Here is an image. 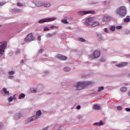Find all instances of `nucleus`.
I'll return each instance as SVG.
<instances>
[{"mask_svg":"<svg viewBox=\"0 0 130 130\" xmlns=\"http://www.w3.org/2000/svg\"><path fill=\"white\" fill-rule=\"evenodd\" d=\"M90 84L91 82L89 81L79 82L76 83L74 87L76 88V90H82V89H84L85 87L90 85Z\"/></svg>","mask_w":130,"mask_h":130,"instance_id":"nucleus-1","label":"nucleus"},{"mask_svg":"<svg viewBox=\"0 0 130 130\" xmlns=\"http://www.w3.org/2000/svg\"><path fill=\"white\" fill-rule=\"evenodd\" d=\"M116 13L120 17H124L126 15V9L124 6H121L117 8Z\"/></svg>","mask_w":130,"mask_h":130,"instance_id":"nucleus-2","label":"nucleus"},{"mask_svg":"<svg viewBox=\"0 0 130 130\" xmlns=\"http://www.w3.org/2000/svg\"><path fill=\"white\" fill-rule=\"evenodd\" d=\"M56 20V17H52V18H47L45 19H43L39 21V23H46L48 22H52V21H54Z\"/></svg>","mask_w":130,"mask_h":130,"instance_id":"nucleus-3","label":"nucleus"},{"mask_svg":"<svg viewBox=\"0 0 130 130\" xmlns=\"http://www.w3.org/2000/svg\"><path fill=\"white\" fill-rule=\"evenodd\" d=\"M7 42H5L4 43L2 44L0 46V56L4 54L5 52V49L7 48Z\"/></svg>","mask_w":130,"mask_h":130,"instance_id":"nucleus-4","label":"nucleus"},{"mask_svg":"<svg viewBox=\"0 0 130 130\" xmlns=\"http://www.w3.org/2000/svg\"><path fill=\"white\" fill-rule=\"evenodd\" d=\"M34 39H35V38L33 37V35H32V34H29L27 36V37L24 39V41L25 42H29V41H31V40H34Z\"/></svg>","mask_w":130,"mask_h":130,"instance_id":"nucleus-5","label":"nucleus"},{"mask_svg":"<svg viewBox=\"0 0 130 130\" xmlns=\"http://www.w3.org/2000/svg\"><path fill=\"white\" fill-rule=\"evenodd\" d=\"M95 11H80L78 12V14L80 16H83V15H87L88 14H94Z\"/></svg>","mask_w":130,"mask_h":130,"instance_id":"nucleus-6","label":"nucleus"},{"mask_svg":"<svg viewBox=\"0 0 130 130\" xmlns=\"http://www.w3.org/2000/svg\"><path fill=\"white\" fill-rule=\"evenodd\" d=\"M92 22H93V17H90L86 19L85 22V24L86 25V26H89V25H91V24H92Z\"/></svg>","mask_w":130,"mask_h":130,"instance_id":"nucleus-7","label":"nucleus"},{"mask_svg":"<svg viewBox=\"0 0 130 130\" xmlns=\"http://www.w3.org/2000/svg\"><path fill=\"white\" fill-rule=\"evenodd\" d=\"M128 63L127 62H122L121 63H117L115 64L117 68H123V67H125V66H127Z\"/></svg>","mask_w":130,"mask_h":130,"instance_id":"nucleus-8","label":"nucleus"},{"mask_svg":"<svg viewBox=\"0 0 130 130\" xmlns=\"http://www.w3.org/2000/svg\"><path fill=\"white\" fill-rule=\"evenodd\" d=\"M56 58H59L61 60H67V59L68 58L66 56H64L59 54L57 55Z\"/></svg>","mask_w":130,"mask_h":130,"instance_id":"nucleus-9","label":"nucleus"},{"mask_svg":"<svg viewBox=\"0 0 130 130\" xmlns=\"http://www.w3.org/2000/svg\"><path fill=\"white\" fill-rule=\"evenodd\" d=\"M94 58H98V57H99V56H100V52L95 50L93 52V53H92Z\"/></svg>","mask_w":130,"mask_h":130,"instance_id":"nucleus-10","label":"nucleus"},{"mask_svg":"<svg viewBox=\"0 0 130 130\" xmlns=\"http://www.w3.org/2000/svg\"><path fill=\"white\" fill-rule=\"evenodd\" d=\"M37 119V116H32L27 119V122H30V121H34Z\"/></svg>","mask_w":130,"mask_h":130,"instance_id":"nucleus-11","label":"nucleus"},{"mask_svg":"<svg viewBox=\"0 0 130 130\" xmlns=\"http://www.w3.org/2000/svg\"><path fill=\"white\" fill-rule=\"evenodd\" d=\"M110 20V17L109 16L106 15L103 17V22H108Z\"/></svg>","mask_w":130,"mask_h":130,"instance_id":"nucleus-12","label":"nucleus"},{"mask_svg":"<svg viewBox=\"0 0 130 130\" xmlns=\"http://www.w3.org/2000/svg\"><path fill=\"white\" fill-rule=\"evenodd\" d=\"M43 4L44 3L42 2H36L35 3V5L37 7H42V6H43Z\"/></svg>","mask_w":130,"mask_h":130,"instance_id":"nucleus-13","label":"nucleus"},{"mask_svg":"<svg viewBox=\"0 0 130 130\" xmlns=\"http://www.w3.org/2000/svg\"><path fill=\"white\" fill-rule=\"evenodd\" d=\"M21 116H22V115H21V113H18L16 114L15 116V119H19V118H21Z\"/></svg>","mask_w":130,"mask_h":130,"instance_id":"nucleus-14","label":"nucleus"},{"mask_svg":"<svg viewBox=\"0 0 130 130\" xmlns=\"http://www.w3.org/2000/svg\"><path fill=\"white\" fill-rule=\"evenodd\" d=\"M130 21L129 16H126V18L124 19V23H128Z\"/></svg>","mask_w":130,"mask_h":130,"instance_id":"nucleus-15","label":"nucleus"},{"mask_svg":"<svg viewBox=\"0 0 130 130\" xmlns=\"http://www.w3.org/2000/svg\"><path fill=\"white\" fill-rule=\"evenodd\" d=\"M93 108L95 110H100V106H99V105H94L93 106Z\"/></svg>","mask_w":130,"mask_h":130,"instance_id":"nucleus-16","label":"nucleus"},{"mask_svg":"<svg viewBox=\"0 0 130 130\" xmlns=\"http://www.w3.org/2000/svg\"><path fill=\"white\" fill-rule=\"evenodd\" d=\"M98 25H99V22L97 21H95L93 22L92 24H91V26H92V27H95L96 26H98Z\"/></svg>","mask_w":130,"mask_h":130,"instance_id":"nucleus-17","label":"nucleus"},{"mask_svg":"<svg viewBox=\"0 0 130 130\" xmlns=\"http://www.w3.org/2000/svg\"><path fill=\"white\" fill-rule=\"evenodd\" d=\"M94 125H98V126H100V125H102L103 124V123L102 122V121H101L99 122H96L94 123Z\"/></svg>","mask_w":130,"mask_h":130,"instance_id":"nucleus-18","label":"nucleus"},{"mask_svg":"<svg viewBox=\"0 0 130 130\" xmlns=\"http://www.w3.org/2000/svg\"><path fill=\"white\" fill-rule=\"evenodd\" d=\"M43 6L44 8H48L50 7V3H44Z\"/></svg>","mask_w":130,"mask_h":130,"instance_id":"nucleus-19","label":"nucleus"},{"mask_svg":"<svg viewBox=\"0 0 130 130\" xmlns=\"http://www.w3.org/2000/svg\"><path fill=\"white\" fill-rule=\"evenodd\" d=\"M13 99H14V100H16V98L15 97V95L13 96V97H10L8 99L9 102H12V101H13Z\"/></svg>","mask_w":130,"mask_h":130,"instance_id":"nucleus-20","label":"nucleus"},{"mask_svg":"<svg viewBox=\"0 0 130 130\" xmlns=\"http://www.w3.org/2000/svg\"><path fill=\"white\" fill-rule=\"evenodd\" d=\"M78 41H80V42H86V40H85L83 38H78Z\"/></svg>","mask_w":130,"mask_h":130,"instance_id":"nucleus-21","label":"nucleus"},{"mask_svg":"<svg viewBox=\"0 0 130 130\" xmlns=\"http://www.w3.org/2000/svg\"><path fill=\"white\" fill-rule=\"evenodd\" d=\"M22 98H25V94L21 93L19 95L18 99H22Z\"/></svg>","mask_w":130,"mask_h":130,"instance_id":"nucleus-22","label":"nucleus"},{"mask_svg":"<svg viewBox=\"0 0 130 130\" xmlns=\"http://www.w3.org/2000/svg\"><path fill=\"white\" fill-rule=\"evenodd\" d=\"M3 92H4V93H5V94H8V95H9V91L7 90V88H3Z\"/></svg>","mask_w":130,"mask_h":130,"instance_id":"nucleus-23","label":"nucleus"},{"mask_svg":"<svg viewBox=\"0 0 130 130\" xmlns=\"http://www.w3.org/2000/svg\"><path fill=\"white\" fill-rule=\"evenodd\" d=\"M120 91H121V92H125V91H126V87H122L120 88Z\"/></svg>","mask_w":130,"mask_h":130,"instance_id":"nucleus-24","label":"nucleus"},{"mask_svg":"<svg viewBox=\"0 0 130 130\" xmlns=\"http://www.w3.org/2000/svg\"><path fill=\"white\" fill-rule=\"evenodd\" d=\"M98 37H99V40L100 41L101 40H102L103 38L102 37H101V35L100 34H98L97 35Z\"/></svg>","mask_w":130,"mask_h":130,"instance_id":"nucleus-25","label":"nucleus"},{"mask_svg":"<svg viewBox=\"0 0 130 130\" xmlns=\"http://www.w3.org/2000/svg\"><path fill=\"white\" fill-rule=\"evenodd\" d=\"M64 72H70L71 71V69L69 67H65L64 68Z\"/></svg>","mask_w":130,"mask_h":130,"instance_id":"nucleus-26","label":"nucleus"},{"mask_svg":"<svg viewBox=\"0 0 130 130\" xmlns=\"http://www.w3.org/2000/svg\"><path fill=\"white\" fill-rule=\"evenodd\" d=\"M102 90H104V87L103 86H101L100 87L98 90V92H101V91H102Z\"/></svg>","mask_w":130,"mask_h":130,"instance_id":"nucleus-27","label":"nucleus"},{"mask_svg":"<svg viewBox=\"0 0 130 130\" xmlns=\"http://www.w3.org/2000/svg\"><path fill=\"white\" fill-rule=\"evenodd\" d=\"M36 115H37V116H40V115H41V111L39 110L36 112Z\"/></svg>","mask_w":130,"mask_h":130,"instance_id":"nucleus-28","label":"nucleus"},{"mask_svg":"<svg viewBox=\"0 0 130 130\" xmlns=\"http://www.w3.org/2000/svg\"><path fill=\"white\" fill-rule=\"evenodd\" d=\"M61 22L63 23V24H68L69 22H68V20L67 19H62L61 20Z\"/></svg>","mask_w":130,"mask_h":130,"instance_id":"nucleus-29","label":"nucleus"},{"mask_svg":"<svg viewBox=\"0 0 130 130\" xmlns=\"http://www.w3.org/2000/svg\"><path fill=\"white\" fill-rule=\"evenodd\" d=\"M110 30L111 31H115V26H111L110 28Z\"/></svg>","mask_w":130,"mask_h":130,"instance_id":"nucleus-30","label":"nucleus"},{"mask_svg":"<svg viewBox=\"0 0 130 130\" xmlns=\"http://www.w3.org/2000/svg\"><path fill=\"white\" fill-rule=\"evenodd\" d=\"M46 37H47V38H50V37H52V34H48L46 35Z\"/></svg>","mask_w":130,"mask_h":130,"instance_id":"nucleus-31","label":"nucleus"},{"mask_svg":"<svg viewBox=\"0 0 130 130\" xmlns=\"http://www.w3.org/2000/svg\"><path fill=\"white\" fill-rule=\"evenodd\" d=\"M17 5L19 7H23V4H22V3H20V2H18Z\"/></svg>","mask_w":130,"mask_h":130,"instance_id":"nucleus-32","label":"nucleus"},{"mask_svg":"<svg viewBox=\"0 0 130 130\" xmlns=\"http://www.w3.org/2000/svg\"><path fill=\"white\" fill-rule=\"evenodd\" d=\"M14 74H15L14 71H10L9 72V76H11V75H14Z\"/></svg>","mask_w":130,"mask_h":130,"instance_id":"nucleus-33","label":"nucleus"},{"mask_svg":"<svg viewBox=\"0 0 130 130\" xmlns=\"http://www.w3.org/2000/svg\"><path fill=\"white\" fill-rule=\"evenodd\" d=\"M117 110L120 111L122 110V108H121V106H118L117 108Z\"/></svg>","mask_w":130,"mask_h":130,"instance_id":"nucleus-34","label":"nucleus"},{"mask_svg":"<svg viewBox=\"0 0 130 130\" xmlns=\"http://www.w3.org/2000/svg\"><path fill=\"white\" fill-rule=\"evenodd\" d=\"M116 29H121V28H122V26H117L116 27Z\"/></svg>","mask_w":130,"mask_h":130,"instance_id":"nucleus-35","label":"nucleus"},{"mask_svg":"<svg viewBox=\"0 0 130 130\" xmlns=\"http://www.w3.org/2000/svg\"><path fill=\"white\" fill-rule=\"evenodd\" d=\"M125 111H127V112H129V111H130V108H126L125 109Z\"/></svg>","mask_w":130,"mask_h":130,"instance_id":"nucleus-36","label":"nucleus"},{"mask_svg":"<svg viewBox=\"0 0 130 130\" xmlns=\"http://www.w3.org/2000/svg\"><path fill=\"white\" fill-rule=\"evenodd\" d=\"M48 30H49L48 27H45L44 28V31H48Z\"/></svg>","mask_w":130,"mask_h":130,"instance_id":"nucleus-37","label":"nucleus"},{"mask_svg":"<svg viewBox=\"0 0 130 130\" xmlns=\"http://www.w3.org/2000/svg\"><path fill=\"white\" fill-rule=\"evenodd\" d=\"M38 40L39 41H40V40H41V36H39L38 37Z\"/></svg>","mask_w":130,"mask_h":130,"instance_id":"nucleus-38","label":"nucleus"},{"mask_svg":"<svg viewBox=\"0 0 130 130\" xmlns=\"http://www.w3.org/2000/svg\"><path fill=\"white\" fill-rule=\"evenodd\" d=\"M101 61L102 62H104V61H105V58H102V59H101Z\"/></svg>","mask_w":130,"mask_h":130,"instance_id":"nucleus-39","label":"nucleus"},{"mask_svg":"<svg viewBox=\"0 0 130 130\" xmlns=\"http://www.w3.org/2000/svg\"><path fill=\"white\" fill-rule=\"evenodd\" d=\"M50 28H51V29H53V28H56V26L54 25H52L50 27Z\"/></svg>","mask_w":130,"mask_h":130,"instance_id":"nucleus-40","label":"nucleus"},{"mask_svg":"<svg viewBox=\"0 0 130 130\" xmlns=\"http://www.w3.org/2000/svg\"><path fill=\"white\" fill-rule=\"evenodd\" d=\"M104 31L106 33H108V30H107V28H104Z\"/></svg>","mask_w":130,"mask_h":130,"instance_id":"nucleus-41","label":"nucleus"},{"mask_svg":"<svg viewBox=\"0 0 130 130\" xmlns=\"http://www.w3.org/2000/svg\"><path fill=\"white\" fill-rule=\"evenodd\" d=\"M43 52V49H41L39 51V53H42Z\"/></svg>","mask_w":130,"mask_h":130,"instance_id":"nucleus-42","label":"nucleus"},{"mask_svg":"<svg viewBox=\"0 0 130 130\" xmlns=\"http://www.w3.org/2000/svg\"><path fill=\"white\" fill-rule=\"evenodd\" d=\"M9 79H13V78H14V76H9Z\"/></svg>","mask_w":130,"mask_h":130,"instance_id":"nucleus-43","label":"nucleus"},{"mask_svg":"<svg viewBox=\"0 0 130 130\" xmlns=\"http://www.w3.org/2000/svg\"><path fill=\"white\" fill-rule=\"evenodd\" d=\"M77 109H81V106H78L77 107Z\"/></svg>","mask_w":130,"mask_h":130,"instance_id":"nucleus-44","label":"nucleus"},{"mask_svg":"<svg viewBox=\"0 0 130 130\" xmlns=\"http://www.w3.org/2000/svg\"><path fill=\"white\" fill-rule=\"evenodd\" d=\"M3 5H4V3L3 2H0V7L3 6Z\"/></svg>","mask_w":130,"mask_h":130,"instance_id":"nucleus-45","label":"nucleus"},{"mask_svg":"<svg viewBox=\"0 0 130 130\" xmlns=\"http://www.w3.org/2000/svg\"><path fill=\"white\" fill-rule=\"evenodd\" d=\"M48 129V127H46V128H44V129H43L42 130H47Z\"/></svg>","mask_w":130,"mask_h":130,"instance_id":"nucleus-46","label":"nucleus"},{"mask_svg":"<svg viewBox=\"0 0 130 130\" xmlns=\"http://www.w3.org/2000/svg\"><path fill=\"white\" fill-rule=\"evenodd\" d=\"M24 62V60H21L20 61V63H23Z\"/></svg>","mask_w":130,"mask_h":130,"instance_id":"nucleus-47","label":"nucleus"},{"mask_svg":"<svg viewBox=\"0 0 130 130\" xmlns=\"http://www.w3.org/2000/svg\"><path fill=\"white\" fill-rule=\"evenodd\" d=\"M33 92H34V93H36V90H33Z\"/></svg>","mask_w":130,"mask_h":130,"instance_id":"nucleus-48","label":"nucleus"},{"mask_svg":"<svg viewBox=\"0 0 130 130\" xmlns=\"http://www.w3.org/2000/svg\"><path fill=\"white\" fill-rule=\"evenodd\" d=\"M128 95L130 96V92L128 93Z\"/></svg>","mask_w":130,"mask_h":130,"instance_id":"nucleus-49","label":"nucleus"}]
</instances>
